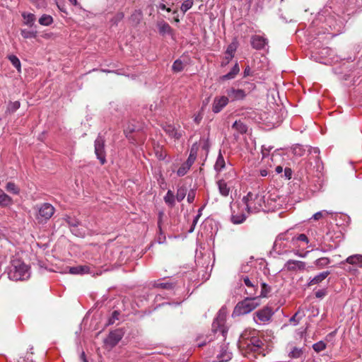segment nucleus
<instances>
[{
  "label": "nucleus",
  "instance_id": "1",
  "mask_svg": "<svg viewBox=\"0 0 362 362\" xmlns=\"http://www.w3.org/2000/svg\"><path fill=\"white\" fill-rule=\"evenodd\" d=\"M240 349L246 352H261L264 345L258 332L255 329H246L240 336L238 342Z\"/></svg>",
  "mask_w": 362,
  "mask_h": 362
},
{
  "label": "nucleus",
  "instance_id": "2",
  "mask_svg": "<svg viewBox=\"0 0 362 362\" xmlns=\"http://www.w3.org/2000/svg\"><path fill=\"white\" fill-rule=\"evenodd\" d=\"M313 24V26L320 27L324 33L329 32V29L338 30V28H340L336 15L332 13L330 8H325L319 12Z\"/></svg>",
  "mask_w": 362,
  "mask_h": 362
},
{
  "label": "nucleus",
  "instance_id": "3",
  "mask_svg": "<svg viewBox=\"0 0 362 362\" xmlns=\"http://www.w3.org/2000/svg\"><path fill=\"white\" fill-rule=\"evenodd\" d=\"M8 277L13 281L25 280L29 278L28 266L19 259H13L7 267Z\"/></svg>",
  "mask_w": 362,
  "mask_h": 362
},
{
  "label": "nucleus",
  "instance_id": "4",
  "mask_svg": "<svg viewBox=\"0 0 362 362\" xmlns=\"http://www.w3.org/2000/svg\"><path fill=\"white\" fill-rule=\"evenodd\" d=\"M242 202L249 213H256L263 209L264 196L248 192L246 196L243 197Z\"/></svg>",
  "mask_w": 362,
  "mask_h": 362
},
{
  "label": "nucleus",
  "instance_id": "5",
  "mask_svg": "<svg viewBox=\"0 0 362 362\" xmlns=\"http://www.w3.org/2000/svg\"><path fill=\"white\" fill-rule=\"evenodd\" d=\"M260 298L256 296L245 298L243 300L239 302L235 307L233 315H246L260 305Z\"/></svg>",
  "mask_w": 362,
  "mask_h": 362
},
{
  "label": "nucleus",
  "instance_id": "6",
  "mask_svg": "<svg viewBox=\"0 0 362 362\" xmlns=\"http://www.w3.org/2000/svg\"><path fill=\"white\" fill-rule=\"evenodd\" d=\"M35 218L39 223H46L54 214L55 209L49 203H42L34 206Z\"/></svg>",
  "mask_w": 362,
  "mask_h": 362
},
{
  "label": "nucleus",
  "instance_id": "7",
  "mask_svg": "<svg viewBox=\"0 0 362 362\" xmlns=\"http://www.w3.org/2000/svg\"><path fill=\"white\" fill-rule=\"evenodd\" d=\"M288 243H291L289 232L287 230L284 233L279 234L274 243L273 250L278 255H284L289 251Z\"/></svg>",
  "mask_w": 362,
  "mask_h": 362
},
{
  "label": "nucleus",
  "instance_id": "8",
  "mask_svg": "<svg viewBox=\"0 0 362 362\" xmlns=\"http://www.w3.org/2000/svg\"><path fill=\"white\" fill-rule=\"evenodd\" d=\"M248 86L247 91L244 89L235 88L233 87L227 88L226 90L227 95L226 96L228 98V101L230 100L231 102H234L244 100L247 95L255 88V85L254 83H249Z\"/></svg>",
  "mask_w": 362,
  "mask_h": 362
},
{
  "label": "nucleus",
  "instance_id": "9",
  "mask_svg": "<svg viewBox=\"0 0 362 362\" xmlns=\"http://www.w3.org/2000/svg\"><path fill=\"white\" fill-rule=\"evenodd\" d=\"M273 314L274 312L271 308L264 307L255 313L254 320L257 324H265L271 320Z\"/></svg>",
  "mask_w": 362,
  "mask_h": 362
},
{
  "label": "nucleus",
  "instance_id": "10",
  "mask_svg": "<svg viewBox=\"0 0 362 362\" xmlns=\"http://www.w3.org/2000/svg\"><path fill=\"white\" fill-rule=\"evenodd\" d=\"M95 153L100 163L102 165L105 164L106 162L105 139L100 135H98L95 141Z\"/></svg>",
  "mask_w": 362,
  "mask_h": 362
},
{
  "label": "nucleus",
  "instance_id": "11",
  "mask_svg": "<svg viewBox=\"0 0 362 362\" xmlns=\"http://www.w3.org/2000/svg\"><path fill=\"white\" fill-rule=\"evenodd\" d=\"M231 209V221L234 224L243 223L246 219V215L243 213V209H245V206L243 204L242 206H240L239 204H233Z\"/></svg>",
  "mask_w": 362,
  "mask_h": 362
},
{
  "label": "nucleus",
  "instance_id": "12",
  "mask_svg": "<svg viewBox=\"0 0 362 362\" xmlns=\"http://www.w3.org/2000/svg\"><path fill=\"white\" fill-rule=\"evenodd\" d=\"M226 321V315L221 310L219 311L218 316L214 320L212 324V329L215 333L220 332L222 334L223 337H225V334L226 333V329L224 327Z\"/></svg>",
  "mask_w": 362,
  "mask_h": 362
},
{
  "label": "nucleus",
  "instance_id": "13",
  "mask_svg": "<svg viewBox=\"0 0 362 362\" xmlns=\"http://www.w3.org/2000/svg\"><path fill=\"white\" fill-rule=\"evenodd\" d=\"M241 281H243L245 285L247 287L246 293L250 296H257L258 282L255 279H250L247 276H242Z\"/></svg>",
  "mask_w": 362,
  "mask_h": 362
},
{
  "label": "nucleus",
  "instance_id": "14",
  "mask_svg": "<svg viewBox=\"0 0 362 362\" xmlns=\"http://www.w3.org/2000/svg\"><path fill=\"white\" fill-rule=\"evenodd\" d=\"M305 269L306 264L305 262L294 259L288 260L284 267V269L288 272L303 271Z\"/></svg>",
  "mask_w": 362,
  "mask_h": 362
},
{
  "label": "nucleus",
  "instance_id": "15",
  "mask_svg": "<svg viewBox=\"0 0 362 362\" xmlns=\"http://www.w3.org/2000/svg\"><path fill=\"white\" fill-rule=\"evenodd\" d=\"M228 103V98L226 95L215 97L211 107L213 112L216 114L220 112Z\"/></svg>",
  "mask_w": 362,
  "mask_h": 362
},
{
  "label": "nucleus",
  "instance_id": "16",
  "mask_svg": "<svg viewBox=\"0 0 362 362\" xmlns=\"http://www.w3.org/2000/svg\"><path fill=\"white\" fill-rule=\"evenodd\" d=\"M122 337V332L120 330L117 329L111 332L107 337L104 340V342L112 348L115 346L119 343Z\"/></svg>",
  "mask_w": 362,
  "mask_h": 362
},
{
  "label": "nucleus",
  "instance_id": "17",
  "mask_svg": "<svg viewBox=\"0 0 362 362\" xmlns=\"http://www.w3.org/2000/svg\"><path fill=\"white\" fill-rule=\"evenodd\" d=\"M250 42L252 48L259 50L267 45L268 40L264 36L255 35L251 37Z\"/></svg>",
  "mask_w": 362,
  "mask_h": 362
},
{
  "label": "nucleus",
  "instance_id": "18",
  "mask_svg": "<svg viewBox=\"0 0 362 362\" xmlns=\"http://www.w3.org/2000/svg\"><path fill=\"white\" fill-rule=\"evenodd\" d=\"M69 273L71 274H89L93 276L95 275L93 269L88 265H78L69 268Z\"/></svg>",
  "mask_w": 362,
  "mask_h": 362
},
{
  "label": "nucleus",
  "instance_id": "19",
  "mask_svg": "<svg viewBox=\"0 0 362 362\" xmlns=\"http://www.w3.org/2000/svg\"><path fill=\"white\" fill-rule=\"evenodd\" d=\"M216 357L219 362H227L231 359L232 353L229 351L227 345L222 344L219 347L218 353L216 354Z\"/></svg>",
  "mask_w": 362,
  "mask_h": 362
},
{
  "label": "nucleus",
  "instance_id": "20",
  "mask_svg": "<svg viewBox=\"0 0 362 362\" xmlns=\"http://www.w3.org/2000/svg\"><path fill=\"white\" fill-rule=\"evenodd\" d=\"M157 27L159 33L162 35H168L172 36L173 35V30L170 25L164 21H160L157 23Z\"/></svg>",
  "mask_w": 362,
  "mask_h": 362
},
{
  "label": "nucleus",
  "instance_id": "21",
  "mask_svg": "<svg viewBox=\"0 0 362 362\" xmlns=\"http://www.w3.org/2000/svg\"><path fill=\"white\" fill-rule=\"evenodd\" d=\"M13 204V199L0 189V206L4 208H10Z\"/></svg>",
  "mask_w": 362,
  "mask_h": 362
},
{
  "label": "nucleus",
  "instance_id": "22",
  "mask_svg": "<svg viewBox=\"0 0 362 362\" xmlns=\"http://www.w3.org/2000/svg\"><path fill=\"white\" fill-rule=\"evenodd\" d=\"M330 274L329 271H325L322 272L315 276H314L313 279H311L308 282V286H313L318 284L321 283L322 281H324L329 275Z\"/></svg>",
  "mask_w": 362,
  "mask_h": 362
},
{
  "label": "nucleus",
  "instance_id": "23",
  "mask_svg": "<svg viewBox=\"0 0 362 362\" xmlns=\"http://www.w3.org/2000/svg\"><path fill=\"white\" fill-rule=\"evenodd\" d=\"M164 131L169 136L175 139H179L182 136V132L170 124L166 125L164 127Z\"/></svg>",
  "mask_w": 362,
  "mask_h": 362
},
{
  "label": "nucleus",
  "instance_id": "24",
  "mask_svg": "<svg viewBox=\"0 0 362 362\" xmlns=\"http://www.w3.org/2000/svg\"><path fill=\"white\" fill-rule=\"evenodd\" d=\"M346 262L358 267H362V255H351L346 258Z\"/></svg>",
  "mask_w": 362,
  "mask_h": 362
},
{
  "label": "nucleus",
  "instance_id": "25",
  "mask_svg": "<svg viewBox=\"0 0 362 362\" xmlns=\"http://www.w3.org/2000/svg\"><path fill=\"white\" fill-rule=\"evenodd\" d=\"M240 71V68H239V65L238 63H236L233 67L232 68V69L230 70V71H229L228 74L222 76L221 77V79L223 80V81H226V80H230V79H233L235 77V76L239 73Z\"/></svg>",
  "mask_w": 362,
  "mask_h": 362
},
{
  "label": "nucleus",
  "instance_id": "26",
  "mask_svg": "<svg viewBox=\"0 0 362 362\" xmlns=\"http://www.w3.org/2000/svg\"><path fill=\"white\" fill-rule=\"evenodd\" d=\"M218 190L220 194L223 197H227L230 192V187H228L227 183L224 180H220L217 182Z\"/></svg>",
  "mask_w": 362,
  "mask_h": 362
},
{
  "label": "nucleus",
  "instance_id": "27",
  "mask_svg": "<svg viewBox=\"0 0 362 362\" xmlns=\"http://www.w3.org/2000/svg\"><path fill=\"white\" fill-rule=\"evenodd\" d=\"M142 18V12L139 10H136L131 15L129 21L133 25H137L141 22Z\"/></svg>",
  "mask_w": 362,
  "mask_h": 362
},
{
  "label": "nucleus",
  "instance_id": "28",
  "mask_svg": "<svg viewBox=\"0 0 362 362\" xmlns=\"http://www.w3.org/2000/svg\"><path fill=\"white\" fill-rule=\"evenodd\" d=\"M22 17L24 20V23L28 26H33L36 20L35 14L31 13L23 12Z\"/></svg>",
  "mask_w": 362,
  "mask_h": 362
},
{
  "label": "nucleus",
  "instance_id": "29",
  "mask_svg": "<svg viewBox=\"0 0 362 362\" xmlns=\"http://www.w3.org/2000/svg\"><path fill=\"white\" fill-rule=\"evenodd\" d=\"M232 128L241 134L246 133L247 131V127L240 120L235 121L233 123Z\"/></svg>",
  "mask_w": 362,
  "mask_h": 362
},
{
  "label": "nucleus",
  "instance_id": "30",
  "mask_svg": "<svg viewBox=\"0 0 362 362\" xmlns=\"http://www.w3.org/2000/svg\"><path fill=\"white\" fill-rule=\"evenodd\" d=\"M226 166V162L223 158V156H222L221 153L219 152V154L217 157L216 161L214 165V169L219 172L221 171Z\"/></svg>",
  "mask_w": 362,
  "mask_h": 362
},
{
  "label": "nucleus",
  "instance_id": "31",
  "mask_svg": "<svg viewBox=\"0 0 362 362\" xmlns=\"http://www.w3.org/2000/svg\"><path fill=\"white\" fill-rule=\"evenodd\" d=\"M165 202L170 206L173 207L175 204V197L171 190H168L164 197Z\"/></svg>",
  "mask_w": 362,
  "mask_h": 362
},
{
  "label": "nucleus",
  "instance_id": "32",
  "mask_svg": "<svg viewBox=\"0 0 362 362\" xmlns=\"http://www.w3.org/2000/svg\"><path fill=\"white\" fill-rule=\"evenodd\" d=\"M330 263L328 257H320L314 262L315 265L319 269L324 268Z\"/></svg>",
  "mask_w": 362,
  "mask_h": 362
},
{
  "label": "nucleus",
  "instance_id": "33",
  "mask_svg": "<svg viewBox=\"0 0 362 362\" xmlns=\"http://www.w3.org/2000/svg\"><path fill=\"white\" fill-rule=\"evenodd\" d=\"M53 23V18L47 14H43L40 18H39V23L44 26H49Z\"/></svg>",
  "mask_w": 362,
  "mask_h": 362
},
{
  "label": "nucleus",
  "instance_id": "34",
  "mask_svg": "<svg viewBox=\"0 0 362 362\" xmlns=\"http://www.w3.org/2000/svg\"><path fill=\"white\" fill-rule=\"evenodd\" d=\"M304 316V313L303 311H300V310H298L289 320L290 322L292 323L293 325H297L300 320L303 318Z\"/></svg>",
  "mask_w": 362,
  "mask_h": 362
},
{
  "label": "nucleus",
  "instance_id": "35",
  "mask_svg": "<svg viewBox=\"0 0 362 362\" xmlns=\"http://www.w3.org/2000/svg\"><path fill=\"white\" fill-rule=\"evenodd\" d=\"M6 189L13 194H16V195H18L19 193H20V189L19 187H18L15 183L12 182H7V184L6 185V187H5Z\"/></svg>",
  "mask_w": 362,
  "mask_h": 362
},
{
  "label": "nucleus",
  "instance_id": "36",
  "mask_svg": "<svg viewBox=\"0 0 362 362\" xmlns=\"http://www.w3.org/2000/svg\"><path fill=\"white\" fill-rule=\"evenodd\" d=\"M153 286L156 288H160L163 289H172L174 287L173 283L169 281L162 282L160 280L156 281Z\"/></svg>",
  "mask_w": 362,
  "mask_h": 362
},
{
  "label": "nucleus",
  "instance_id": "37",
  "mask_svg": "<svg viewBox=\"0 0 362 362\" xmlns=\"http://www.w3.org/2000/svg\"><path fill=\"white\" fill-rule=\"evenodd\" d=\"M298 241H302L308 244L309 243V240L308 237L305 234H300L298 236H293L291 238V243L293 245H296Z\"/></svg>",
  "mask_w": 362,
  "mask_h": 362
},
{
  "label": "nucleus",
  "instance_id": "38",
  "mask_svg": "<svg viewBox=\"0 0 362 362\" xmlns=\"http://www.w3.org/2000/svg\"><path fill=\"white\" fill-rule=\"evenodd\" d=\"M187 194V188L184 186L180 187L177 189L175 199L177 202H181L184 199Z\"/></svg>",
  "mask_w": 362,
  "mask_h": 362
},
{
  "label": "nucleus",
  "instance_id": "39",
  "mask_svg": "<svg viewBox=\"0 0 362 362\" xmlns=\"http://www.w3.org/2000/svg\"><path fill=\"white\" fill-rule=\"evenodd\" d=\"M190 166L186 163L185 162L184 163L182 164V165L178 168L177 171V175L179 176V177H182L184 175H185L187 172L189 171V170L190 169Z\"/></svg>",
  "mask_w": 362,
  "mask_h": 362
},
{
  "label": "nucleus",
  "instance_id": "40",
  "mask_svg": "<svg viewBox=\"0 0 362 362\" xmlns=\"http://www.w3.org/2000/svg\"><path fill=\"white\" fill-rule=\"evenodd\" d=\"M21 106V103L19 101H10L8 104L7 112L9 113H13L16 112Z\"/></svg>",
  "mask_w": 362,
  "mask_h": 362
},
{
  "label": "nucleus",
  "instance_id": "41",
  "mask_svg": "<svg viewBox=\"0 0 362 362\" xmlns=\"http://www.w3.org/2000/svg\"><path fill=\"white\" fill-rule=\"evenodd\" d=\"M238 48V42L236 41L232 42L227 47L226 55H233Z\"/></svg>",
  "mask_w": 362,
  "mask_h": 362
},
{
  "label": "nucleus",
  "instance_id": "42",
  "mask_svg": "<svg viewBox=\"0 0 362 362\" xmlns=\"http://www.w3.org/2000/svg\"><path fill=\"white\" fill-rule=\"evenodd\" d=\"M8 59L10 60L12 65L16 68L18 71H21V62L19 59L16 55H10L8 56Z\"/></svg>",
  "mask_w": 362,
  "mask_h": 362
},
{
  "label": "nucleus",
  "instance_id": "43",
  "mask_svg": "<svg viewBox=\"0 0 362 362\" xmlns=\"http://www.w3.org/2000/svg\"><path fill=\"white\" fill-rule=\"evenodd\" d=\"M194 4L193 0H185L180 6V10L183 13H185L189 9H190Z\"/></svg>",
  "mask_w": 362,
  "mask_h": 362
},
{
  "label": "nucleus",
  "instance_id": "44",
  "mask_svg": "<svg viewBox=\"0 0 362 362\" xmlns=\"http://www.w3.org/2000/svg\"><path fill=\"white\" fill-rule=\"evenodd\" d=\"M183 69H184V64L181 60L177 59L174 62L173 66H172V69L173 71L180 72V71H182Z\"/></svg>",
  "mask_w": 362,
  "mask_h": 362
},
{
  "label": "nucleus",
  "instance_id": "45",
  "mask_svg": "<svg viewBox=\"0 0 362 362\" xmlns=\"http://www.w3.org/2000/svg\"><path fill=\"white\" fill-rule=\"evenodd\" d=\"M21 35L25 39L35 37L37 35L36 31H31L26 29L21 30Z\"/></svg>",
  "mask_w": 362,
  "mask_h": 362
},
{
  "label": "nucleus",
  "instance_id": "46",
  "mask_svg": "<svg viewBox=\"0 0 362 362\" xmlns=\"http://www.w3.org/2000/svg\"><path fill=\"white\" fill-rule=\"evenodd\" d=\"M31 3L38 9L47 7L46 0H30Z\"/></svg>",
  "mask_w": 362,
  "mask_h": 362
},
{
  "label": "nucleus",
  "instance_id": "47",
  "mask_svg": "<svg viewBox=\"0 0 362 362\" xmlns=\"http://www.w3.org/2000/svg\"><path fill=\"white\" fill-rule=\"evenodd\" d=\"M313 349L319 353L326 349V344L323 341H320L313 345Z\"/></svg>",
  "mask_w": 362,
  "mask_h": 362
},
{
  "label": "nucleus",
  "instance_id": "48",
  "mask_svg": "<svg viewBox=\"0 0 362 362\" xmlns=\"http://www.w3.org/2000/svg\"><path fill=\"white\" fill-rule=\"evenodd\" d=\"M301 354H302L301 349L294 347L292 349V351H290V353L288 354V356L293 358H298L301 356Z\"/></svg>",
  "mask_w": 362,
  "mask_h": 362
},
{
  "label": "nucleus",
  "instance_id": "49",
  "mask_svg": "<svg viewBox=\"0 0 362 362\" xmlns=\"http://www.w3.org/2000/svg\"><path fill=\"white\" fill-rule=\"evenodd\" d=\"M197 158V153L194 152L193 150H191L190 153L188 156V158L185 161L190 167L193 165Z\"/></svg>",
  "mask_w": 362,
  "mask_h": 362
},
{
  "label": "nucleus",
  "instance_id": "50",
  "mask_svg": "<svg viewBox=\"0 0 362 362\" xmlns=\"http://www.w3.org/2000/svg\"><path fill=\"white\" fill-rule=\"evenodd\" d=\"M304 151H305V150L303 149V148L300 145H298V144L296 145L293 148V152L297 156H302L304 153Z\"/></svg>",
  "mask_w": 362,
  "mask_h": 362
},
{
  "label": "nucleus",
  "instance_id": "51",
  "mask_svg": "<svg viewBox=\"0 0 362 362\" xmlns=\"http://www.w3.org/2000/svg\"><path fill=\"white\" fill-rule=\"evenodd\" d=\"M204 117L203 107L202 110L193 117V120L197 124H199Z\"/></svg>",
  "mask_w": 362,
  "mask_h": 362
},
{
  "label": "nucleus",
  "instance_id": "52",
  "mask_svg": "<svg viewBox=\"0 0 362 362\" xmlns=\"http://www.w3.org/2000/svg\"><path fill=\"white\" fill-rule=\"evenodd\" d=\"M269 291H270V287L265 283H262L261 293H260L259 296H258L257 297H259V298H260V297H265L267 293H269Z\"/></svg>",
  "mask_w": 362,
  "mask_h": 362
},
{
  "label": "nucleus",
  "instance_id": "53",
  "mask_svg": "<svg viewBox=\"0 0 362 362\" xmlns=\"http://www.w3.org/2000/svg\"><path fill=\"white\" fill-rule=\"evenodd\" d=\"M331 214H332V212H328L327 211H318L313 216L312 218H313L314 220H319V219L322 218V217H324L325 215Z\"/></svg>",
  "mask_w": 362,
  "mask_h": 362
},
{
  "label": "nucleus",
  "instance_id": "54",
  "mask_svg": "<svg viewBox=\"0 0 362 362\" xmlns=\"http://www.w3.org/2000/svg\"><path fill=\"white\" fill-rule=\"evenodd\" d=\"M156 156L159 160H164L166 158L167 153L163 149L156 150Z\"/></svg>",
  "mask_w": 362,
  "mask_h": 362
},
{
  "label": "nucleus",
  "instance_id": "55",
  "mask_svg": "<svg viewBox=\"0 0 362 362\" xmlns=\"http://www.w3.org/2000/svg\"><path fill=\"white\" fill-rule=\"evenodd\" d=\"M119 315V313L118 311H114L112 314V316L108 320V325L114 324L115 320H118Z\"/></svg>",
  "mask_w": 362,
  "mask_h": 362
},
{
  "label": "nucleus",
  "instance_id": "56",
  "mask_svg": "<svg viewBox=\"0 0 362 362\" xmlns=\"http://www.w3.org/2000/svg\"><path fill=\"white\" fill-rule=\"evenodd\" d=\"M66 221L71 227H76L79 224V222L77 220L69 216L66 218Z\"/></svg>",
  "mask_w": 362,
  "mask_h": 362
},
{
  "label": "nucleus",
  "instance_id": "57",
  "mask_svg": "<svg viewBox=\"0 0 362 362\" xmlns=\"http://www.w3.org/2000/svg\"><path fill=\"white\" fill-rule=\"evenodd\" d=\"M195 197V192L194 190H191L187 195V201L189 203H192L194 200Z\"/></svg>",
  "mask_w": 362,
  "mask_h": 362
},
{
  "label": "nucleus",
  "instance_id": "58",
  "mask_svg": "<svg viewBox=\"0 0 362 362\" xmlns=\"http://www.w3.org/2000/svg\"><path fill=\"white\" fill-rule=\"evenodd\" d=\"M284 176L287 179H291L292 176V170L291 168H286L284 170Z\"/></svg>",
  "mask_w": 362,
  "mask_h": 362
},
{
  "label": "nucleus",
  "instance_id": "59",
  "mask_svg": "<svg viewBox=\"0 0 362 362\" xmlns=\"http://www.w3.org/2000/svg\"><path fill=\"white\" fill-rule=\"evenodd\" d=\"M199 218V215H197L194 218V220H193V223H192V225L190 228V229L189 230V233H192L193 232V230H194V227L198 221V219Z\"/></svg>",
  "mask_w": 362,
  "mask_h": 362
},
{
  "label": "nucleus",
  "instance_id": "60",
  "mask_svg": "<svg viewBox=\"0 0 362 362\" xmlns=\"http://www.w3.org/2000/svg\"><path fill=\"white\" fill-rule=\"evenodd\" d=\"M158 9L166 10L168 12H170V8H167L166 6L163 3H160L156 6Z\"/></svg>",
  "mask_w": 362,
  "mask_h": 362
},
{
  "label": "nucleus",
  "instance_id": "61",
  "mask_svg": "<svg viewBox=\"0 0 362 362\" xmlns=\"http://www.w3.org/2000/svg\"><path fill=\"white\" fill-rule=\"evenodd\" d=\"M326 292L325 290H319L315 293V296L317 298H322L325 296Z\"/></svg>",
  "mask_w": 362,
  "mask_h": 362
},
{
  "label": "nucleus",
  "instance_id": "62",
  "mask_svg": "<svg viewBox=\"0 0 362 362\" xmlns=\"http://www.w3.org/2000/svg\"><path fill=\"white\" fill-rule=\"evenodd\" d=\"M251 69L249 66H247L244 70L243 76L244 77H246L247 76L250 75Z\"/></svg>",
  "mask_w": 362,
  "mask_h": 362
},
{
  "label": "nucleus",
  "instance_id": "63",
  "mask_svg": "<svg viewBox=\"0 0 362 362\" xmlns=\"http://www.w3.org/2000/svg\"><path fill=\"white\" fill-rule=\"evenodd\" d=\"M308 253V251L306 252L304 254H301L298 252V250H296L294 251V254L298 257H305L306 256V255Z\"/></svg>",
  "mask_w": 362,
  "mask_h": 362
},
{
  "label": "nucleus",
  "instance_id": "64",
  "mask_svg": "<svg viewBox=\"0 0 362 362\" xmlns=\"http://www.w3.org/2000/svg\"><path fill=\"white\" fill-rule=\"evenodd\" d=\"M275 172L277 174L281 173L283 172V168L281 165L276 166V168H275Z\"/></svg>",
  "mask_w": 362,
  "mask_h": 362
}]
</instances>
